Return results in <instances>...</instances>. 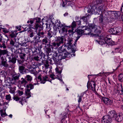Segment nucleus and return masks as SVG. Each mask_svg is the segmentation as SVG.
Returning a JSON list of instances; mask_svg holds the SVG:
<instances>
[{"mask_svg": "<svg viewBox=\"0 0 123 123\" xmlns=\"http://www.w3.org/2000/svg\"><path fill=\"white\" fill-rule=\"evenodd\" d=\"M50 77L53 80H54L55 78H57V77L55 78V75L53 74H51L50 75Z\"/></svg>", "mask_w": 123, "mask_h": 123, "instance_id": "6e6d98bb", "label": "nucleus"}, {"mask_svg": "<svg viewBox=\"0 0 123 123\" xmlns=\"http://www.w3.org/2000/svg\"><path fill=\"white\" fill-rule=\"evenodd\" d=\"M25 68V67L22 66H19V72L23 74Z\"/></svg>", "mask_w": 123, "mask_h": 123, "instance_id": "72a5a7b5", "label": "nucleus"}, {"mask_svg": "<svg viewBox=\"0 0 123 123\" xmlns=\"http://www.w3.org/2000/svg\"><path fill=\"white\" fill-rule=\"evenodd\" d=\"M52 44H51V43L50 44V42L49 43H48L46 45H45L44 46V49L47 53H49L51 52V48L52 49L56 48H55V47H54L52 48Z\"/></svg>", "mask_w": 123, "mask_h": 123, "instance_id": "f8f14e48", "label": "nucleus"}, {"mask_svg": "<svg viewBox=\"0 0 123 123\" xmlns=\"http://www.w3.org/2000/svg\"><path fill=\"white\" fill-rule=\"evenodd\" d=\"M44 61L45 67L46 68H48L49 66V61L47 60Z\"/></svg>", "mask_w": 123, "mask_h": 123, "instance_id": "79ce46f5", "label": "nucleus"}, {"mask_svg": "<svg viewBox=\"0 0 123 123\" xmlns=\"http://www.w3.org/2000/svg\"><path fill=\"white\" fill-rule=\"evenodd\" d=\"M12 78L11 80V83L12 84H15L19 79L20 74H17L14 72L12 74Z\"/></svg>", "mask_w": 123, "mask_h": 123, "instance_id": "423d86ee", "label": "nucleus"}, {"mask_svg": "<svg viewBox=\"0 0 123 123\" xmlns=\"http://www.w3.org/2000/svg\"><path fill=\"white\" fill-rule=\"evenodd\" d=\"M37 36H35L33 38L34 40L32 42L33 43V44L35 45L36 46V47L37 46V44L39 42L38 39H37Z\"/></svg>", "mask_w": 123, "mask_h": 123, "instance_id": "473e14b6", "label": "nucleus"}, {"mask_svg": "<svg viewBox=\"0 0 123 123\" xmlns=\"http://www.w3.org/2000/svg\"><path fill=\"white\" fill-rule=\"evenodd\" d=\"M39 54L41 57L42 56H43V55L45 54L41 51H40Z\"/></svg>", "mask_w": 123, "mask_h": 123, "instance_id": "69168bd1", "label": "nucleus"}, {"mask_svg": "<svg viewBox=\"0 0 123 123\" xmlns=\"http://www.w3.org/2000/svg\"><path fill=\"white\" fill-rule=\"evenodd\" d=\"M114 118L118 122H121L123 120V117L121 116L119 113L117 114Z\"/></svg>", "mask_w": 123, "mask_h": 123, "instance_id": "412c9836", "label": "nucleus"}, {"mask_svg": "<svg viewBox=\"0 0 123 123\" xmlns=\"http://www.w3.org/2000/svg\"><path fill=\"white\" fill-rule=\"evenodd\" d=\"M104 1L103 0H95V6L104 4Z\"/></svg>", "mask_w": 123, "mask_h": 123, "instance_id": "c85d7f7f", "label": "nucleus"}, {"mask_svg": "<svg viewBox=\"0 0 123 123\" xmlns=\"http://www.w3.org/2000/svg\"><path fill=\"white\" fill-rule=\"evenodd\" d=\"M33 21L32 20H28L27 22V23L28 24H29V23H30V24H29V25L30 26H32V24L33 23Z\"/></svg>", "mask_w": 123, "mask_h": 123, "instance_id": "8fccbe9b", "label": "nucleus"}, {"mask_svg": "<svg viewBox=\"0 0 123 123\" xmlns=\"http://www.w3.org/2000/svg\"><path fill=\"white\" fill-rule=\"evenodd\" d=\"M0 113L1 117H4L5 116H7L5 112H3V110H0Z\"/></svg>", "mask_w": 123, "mask_h": 123, "instance_id": "58836bf2", "label": "nucleus"}, {"mask_svg": "<svg viewBox=\"0 0 123 123\" xmlns=\"http://www.w3.org/2000/svg\"><path fill=\"white\" fill-rule=\"evenodd\" d=\"M55 70L59 74H58V75H60V74L61 73L62 71L61 70H59V69L58 68H56L55 69Z\"/></svg>", "mask_w": 123, "mask_h": 123, "instance_id": "5fc2aeb1", "label": "nucleus"}, {"mask_svg": "<svg viewBox=\"0 0 123 123\" xmlns=\"http://www.w3.org/2000/svg\"><path fill=\"white\" fill-rule=\"evenodd\" d=\"M18 95L20 96L23 94V91H20V90H18Z\"/></svg>", "mask_w": 123, "mask_h": 123, "instance_id": "4d7b16f0", "label": "nucleus"}, {"mask_svg": "<svg viewBox=\"0 0 123 123\" xmlns=\"http://www.w3.org/2000/svg\"><path fill=\"white\" fill-rule=\"evenodd\" d=\"M3 31L5 33H8L9 32L8 30L5 28L3 29Z\"/></svg>", "mask_w": 123, "mask_h": 123, "instance_id": "e2e57ef3", "label": "nucleus"}, {"mask_svg": "<svg viewBox=\"0 0 123 123\" xmlns=\"http://www.w3.org/2000/svg\"><path fill=\"white\" fill-rule=\"evenodd\" d=\"M29 36L31 37H32L33 36H35V34L34 32L33 31H30L29 32Z\"/></svg>", "mask_w": 123, "mask_h": 123, "instance_id": "e433bc0d", "label": "nucleus"}, {"mask_svg": "<svg viewBox=\"0 0 123 123\" xmlns=\"http://www.w3.org/2000/svg\"><path fill=\"white\" fill-rule=\"evenodd\" d=\"M67 48V46L64 44L59 48V49L61 50V52L63 53L62 55H58L57 58L60 62L62 59H65L66 57L70 58L73 56L72 55L74 56H75V54H72L71 53L67 52L66 50Z\"/></svg>", "mask_w": 123, "mask_h": 123, "instance_id": "f257e3e1", "label": "nucleus"}, {"mask_svg": "<svg viewBox=\"0 0 123 123\" xmlns=\"http://www.w3.org/2000/svg\"><path fill=\"white\" fill-rule=\"evenodd\" d=\"M103 20V17L102 15H100L99 16V21L100 22L102 23Z\"/></svg>", "mask_w": 123, "mask_h": 123, "instance_id": "3c124183", "label": "nucleus"}, {"mask_svg": "<svg viewBox=\"0 0 123 123\" xmlns=\"http://www.w3.org/2000/svg\"><path fill=\"white\" fill-rule=\"evenodd\" d=\"M21 80L20 81V84L21 85H23L25 87L26 86L25 85L27 83V82L26 80L22 78H21Z\"/></svg>", "mask_w": 123, "mask_h": 123, "instance_id": "bb28decb", "label": "nucleus"}, {"mask_svg": "<svg viewBox=\"0 0 123 123\" xmlns=\"http://www.w3.org/2000/svg\"><path fill=\"white\" fill-rule=\"evenodd\" d=\"M30 92V89L27 88L25 90V94L27 96L26 98H28L31 96Z\"/></svg>", "mask_w": 123, "mask_h": 123, "instance_id": "cd10ccee", "label": "nucleus"}, {"mask_svg": "<svg viewBox=\"0 0 123 123\" xmlns=\"http://www.w3.org/2000/svg\"><path fill=\"white\" fill-rule=\"evenodd\" d=\"M121 11L123 14V7L121 6Z\"/></svg>", "mask_w": 123, "mask_h": 123, "instance_id": "774afa93", "label": "nucleus"}, {"mask_svg": "<svg viewBox=\"0 0 123 123\" xmlns=\"http://www.w3.org/2000/svg\"><path fill=\"white\" fill-rule=\"evenodd\" d=\"M76 25V24L75 21H74L71 24V27L73 29V28L75 27Z\"/></svg>", "mask_w": 123, "mask_h": 123, "instance_id": "603ef678", "label": "nucleus"}, {"mask_svg": "<svg viewBox=\"0 0 123 123\" xmlns=\"http://www.w3.org/2000/svg\"><path fill=\"white\" fill-rule=\"evenodd\" d=\"M96 84L93 81H88L87 84V87L88 89H91L93 91L96 92L95 88Z\"/></svg>", "mask_w": 123, "mask_h": 123, "instance_id": "0eeeda50", "label": "nucleus"}, {"mask_svg": "<svg viewBox=\"0 0 123 123\" xmlns=\"http://www.w3.org/2000/svg\"><path fill=\"white\" fill-rule=\"evenodd\" d=\"M8 53V51L6 50H2L0 49V58H1V56H3L6 54L7 55Z\"/></svg>", "mask_w": 123, "mask_h": 123, "instance_id": "b1692460", "label": "nucleus"}, {"mask_svg": "<svg viewBox=\"0 0 123 123\" xmlns=\"http://www.w3.org/2000/svg\"><path fill=\"white\" fill-rule=\"evenodd\" d=\"M117 114L115 111L112 110L109 112L108 115L112 118H114L115 116L117 115Z\"/></svg>", "mask_w": 123, "mask_h": 123, "instance_id": "5701e85b", "label": "nucleus"}, {"mask_svg": "<svg viewBox=\"0 0 123 123\" xmlns=\"http://www.w3.org/2000/svg\"><path fill=\"white\" fill-rule=\"evenodd\" d=\"M17 34L14 31H12L11 33L9 34V37H10V38L12 39V38H13V40L14 42H16L17 40L16 38V37Z\"/></svg>", "mask_w": 123, "mask_h": 123, "instance_id": "aec40b11", "label": "nucleus"}, {"mask_svg": "<svg viewBox=\"0 0 123 123\" xmlns=\"http://www.w3.org/2000/svg\"><path fill=\"white\" fill-rule=\"evenodd\" d=\"M102 100L105 103L108 105L111 104L112 103V101L108 98L103 97Z\"/></svg>", "mask_w": 123, "mask_h": 123, "instance_id": "f3484780", "label": "nucleus"}, {"mask_svg": "<svg viewBox=\"0 0 123 123\" xmlns=\"http://www.w3.org/2000/svg\"><path fill=\"white\" fill-rule=\"evenodd\" d=\"M78 102L79 104L82 101V98L83 97V95H81L80 96L78 95Z\"/></svg>", "mask_w": 123, "mask_h": 123, "instance_id": "de8ad7c7", "label": "nucleus"}, {"mask_svg": "<svg viewBox=\"0 0 123 123\" xmlns=\"http://www.w3.org/2000/svg\"><path fill=\"white\" fill-rule=\"evenodd\" d=\"M67 44L68 45V46H70L72 48L73 45H74L73 44H72V43L74 42L73 39L72 38H68L67 40Z\"/></svg>", "mask_w": 123, "mask_h": 123, "instance_id": "4be33fe9", "label": "nucleus"}, {"mask_svg": "<svg viewBox=\"0 0 123 123\" xmlns=\"http://www.w3.org/2000/svg\"><path fill=\"white\" fill-rule=\"evenodd\" d=\"M90 15V14H88L87 15L83 16L81 18V19L83 20L84 22H86L89 18V17Z\"/></svg>", "mask_w": 123, "mask_h": 123, "instance_id": "2f4dec72", "label": "nucleus"}, {"mask_svg": "<svg viewBox=\"0 0 123 123\" xmlns=\"http://www.w3.org/2000/svg\"><path fill=\"white\" fill-rule=\"evenodd\" d=\"M10 44L11 46H13L14 45V43L13 40L12 39H11L10 42Z\"/></svg>", "mask_w": 123, "mask_h": 123, "instance_id": "13d9d810", "label": "nucleus"}, {"mask_svg": "<svg viewBox=\"0 0 123 123\" xmlns=\"http://www.w3.org/2000/svg\"><path fill=\"white\" fill-rule=\"evenodd\" d=\"M41 26L40 25H39L38 24H35V27L36 29H37L38 28H40Z\"/></svg>", "mask_w": 123, "mask_h": 123, "instance_id": "680f3d73", "label": "nucleus"}, {"mask_svg": "<svg viewBox=\"0 0 123 123\" xmlns=\"http://www.w3.org/2000/svg\"><path fill=\"white\" fill-rule=\"evenodd\" d=\"M32 59L33 60L38 61L39 60V57L37 55H33V56Z\"/></svg>", "mask_w": 123, "mask_h": 123, "instance_id": "49530a36", "label": "nucleus"}, {"mask_svg": "<svg viewBox=\"0 0 123 123\" xmlns=\"http://www.w3.org/2000/svg\"><path fill=\"white\" fill-rule=\"evenodd\" d=\"M6 99L8 100V101H9L11 100V97L10 95V94L7 95H6Z\"/></svg>", "mask_w": 123, "mask_h": 123, "instance_id": "a18cd8bd", "label": "nucleus"}, {"mask_svg": "<svg viewBox=\"0 0 123 123\" xmlns=\"http://www.w3.org/2000/svg\"><path fill=\"white\" fill-rule=\"evenodd\" d=\"M63 2V3L62 6L63 7H65V6H67V1L64 0V1H62Z\"/></svg>", "mask_w": 123, "mask_h": 123, "instance_id": "864d4df0", "label": "nucleus"}, {"mask_svg": "<svg viewBox=\"0 0 123 123\" xmlns=\"http://www.w3.org/2000/svg\"><path fill=\"white\" fill-rule=\"evenodd\" d=\"M26 78L27 80L28 81H31L32 79L31 77L29 75H27Z\"/></svg>", "mask_w": 123, "mask_h": 123, "instance_id": "09e8293b", "label": "nucleus"}, {"mask_svg": "<svg viewBox=\"0 0 123 123\" xmlns=\"http://www.w3.org/2000/svg\"><path fill=\"white\" fill-rule=\"evenodd\" d=\"M26 86L27 88L29 89V88H30V90L34 88L33 85L31 84H29L27 85Z\"/></svg>", "mask_w": 123, "mask_h": 123, "instance_id": "a19ab883", "label": "nucleus"}, {"mask_svg": "<svg viewBox=\"0 0 123 123\" xmlns=\"http://www.w3.org/2000/svg\"><path fill=\"white\" fill-rule=\"evenodd\" d=\"M53 33L51 31H49L47 33V37L49 39L51 40V38L53 37Z\"/></svg>", "mask_w": 123, "mask_h": 123, "instance_id": "7c9ffc66", "label": "nucleus"}, {"mask_svg": "<svg viewBox=\"0 0 123 123\" xmlns=\"http://www.w3.org/2000/svg\"><path fill=\"white\" fill-rule=\"evenodd\" d=\"M118 78L120 82H123V73L120 74L118 76Z\"/></svg>", "mask_w": 123, "mask_h": 123, "instance_id": "f704fd0d", "label": "nucleus"}, {"mask_svg": "<svg viewBox=\"0 0 123 123\" xmlns=\"http://www.w3.org/2000/svg\"><path fill=\"white\" fill-rule=\"evenodd\" d=\"M57 78L58 80H60L61 81H62V77L61 76L60 77H60H59L58 76V75L57 76Z\"/></svg>", "mask_w": 123, "mask_h": 123, "instance_id": "338daca9", "label": "nucleus"}, {"mask_svg": "<svg viewBox=\"0 0 123 123\" xmlns=\"http://www.w3.org/2000/svg\"><path fill=\"white\" fill-rule=\"evenodd\" d=\"M80 36H78L76 38V40H75L74 43H73L74 45V46H76L75 45L76 44V43L77 42V41L78 40V39H79L80 38Z\"/></svg>", "mask_w": 123, "mask_h": 123, "instance_id": "052dcab7", "label": "nucleus"}, {"mask_svg": "<svg viewBox=\"0 0 123 123\" xmlns=\"http://www.w3.org/2000/svg\"><path fill=\"white\" fill-rule=\"evenodd\" d=\"M41 19L40 18L36 17L34 18V20H36V22L37 23H39L41 21Z\"/></svg>", "mask_w": 123, "mask_h": 123, "instance_id": "c03bdc74", "label": "nucleus"}, {"mask_svg": "<svg viewBox=\"0 0 123 123\" xmlns=\"http://www.w3.org/2000/svg\"><path fill=\"white\" fill-rule=\"evenodd\" d=\"M13 99L14 100H15L16 101H19V103H20L22 105L24 103L25 98H20L17 96H14L13 98Z\"/></svg>", "mask_w": 123, "mask_h": 123, "instance_id": "2eb2a0df", "label": "nucleus"}, {"mask_svg": "<svg viewBox=\"0 0 123 123\" xmlns=\"http://www.w3.org/2000/svg\"><path fill=\"white\" fill-rule=\"evenodd\" d=\"M48 77L46 76H42L41 75H40L37 77V79L38 81L40 82V83L44 84L47 81ZM49 81L51 82V81Z\"/></svg>", "mask_w": 123, "mask_h": 123, "instance_id": "9d476101", "label": "nucleus"}, {"mask_svg": "<svg viewBox=\"0 0 123 123\" xmlns=\"http://www.w3.org/2000/svg\"><path fill=\"white\" fill-rule=\"evenodd\" d=\"M122 28L120 27H114L109 30V31L111 34H116L122 31Z\"/></svg>", "mask_w": 123, "mask_h": 123, "instance_id": "6e6552de", "label": "nucleus"}, {"mask_svg": "<svg viewBox=\"0 0 123 123\" xmlns=\"http://www.w3.org/2000/svg\"><path fill=\"white\" fill-rule=\"evenodd\" d=\"M51 40L49 39L46 37H45L42 41V43L43 45H47L48 43H49L50 42L51 44Z\"/></svg>", "mask_w": 123, "mask_h": 123, "instance_id": "dca6fc26", "label": "nucleus"}, {"mask_svg": "<svg viewBox=\"0 0 123 123\" xmlns=\"http://www.w3.org/2000/svg\"><path fill=\"white\" fill-rule=\"evenodd\" d=\"M64 39L63 36L56 37V39L55 40V42L51 43L52 47H55V48H57L61 44L63 43Z\"/></svg>", "mask_w": 123, "mask_h": 123, "instance_id": "20e7f679", "label": "nucleus"}, {"mask_svg": "<svg viewBox=\"0 0 123 123\" xmlns=\"http://www.w3.org/2000/svg\"><path fill=\"white\" fill-rule=\"evenodd\" d=\"M92 25L94 26V27L93 29H91V32L93 31L92 30L94 29V33H95L96 34H97V35H99V34L101 33V31L99 30H98L97 28H96V27H95V26H96L95 25H94L93 24H92Z\"/></svg>", "mask_w": 123, "mask_h": 123, "instance_id": "393cba45", "label": "nucleus"}, {"mask_svg": "<svg viewBox=\"0 0 123 123\" xmlns=\"http://www.w3.org/2000/svg\"><path fill=\"white\" fill-rule=\"evenodd\" d=\"M17 58L15 57H14L12 58L11 60H9V62H12L13 64H14L16 62Z\"/></svg>", "mask_w": 123, "mask_h": 123, "instance_id": "c9c22d12", "label": "nucleus"}, {"mask_svg": "<svg viewBox=\"0 0 123 123\" xmlns=\"http://www.w3.org/2000/svg\"><path fill=\"white\" fill-rule=\"evenodd\" d=\"M44 32L43 31H39L37 33V35L38 36V38L39 39L41 37H44Z\"/></svg>", "mask_w": 123, "mask_h": 123, "instance_id": "c756f323", "label": "nucleus"}, {"mask_svg": "<svg viewBox=\"0 0 123 123\" xmlns=\"http://www.w3.org/2000/svg\"><path fill=\"white\" fill-rule=\"evenodd\" d=\"M57 53L56 52L54 53L53 56V59L54 62L56 65H58L60 64V62L58 59V57Z\"/></svg>", "mask_w": 123, "mask_h": 123, "instance_id": "4468645a", "label": "nucleus"}, {"mask_svg": "<svg viewBox=\"0 0 123 123\" xmlns=\"http://www.w3.org/2000/svg\"><path fill=\"white\" fill-rule=\"evenodd\" d=\"M51 59H53V58H51L49 57H48L47 59V60L49 61V63L50 64H53V62Z\"/></svg>", "mask_w": 123, "mask_h": 123, "instance_id": "bf43d9fd", "label": "nucleus"}, {"mask_svg": "<svg viewBox=\"0 0 123 123\" xmlns=\"http://www.w3.org/2000/svg\"><path fill=\"white\" fill-rule=\"evenodd\" d=\"M105 37L104 36L102 35V37H100L99 41L96 40H95L96 43H97L101 45H106L105 44Z\"/></svg>", "mask_w": 123, "mask_h": 123, "instance_id": "ddd939ff", "label": "nucleus"}, {"mask_svg": "<svg viewBox=\"0 0 123 123\" xmlns=\"http://www.w3.org/2000/svg\"><path fill=\"white\" fill-rule=\"evenodd\" d=\"M19 56L21 59L22 60H24L26 57V54L25 53H20V54Z\"/></svg>", "mask_w": 123, "mask_h": 123, "instance_id": "4c0bfd02", "label": "nucleus"}, {"mask_svg": "<svg viewBox=\"0 0 123 123\" xmlns=\"http://www.w3.org/2000/svg\"><path fill=\"white\" fill-rule=\"evenodd\" d=\"M105 40H106V46L107 44L109 45H111L113 43V42L112 40L110 38H108L107 37H105Z\"/></svg>", "mask_w": 123, "mask_h": 123, "instance_id": "a211bd4d", "label": "nucleus"}, {"mask_svg": "<svg viewBox=\"0 0 123 123\" xmlns=\"http://www.w3.org/2000/svg\"><path fill=\"white\" fill-rule=\"evenodd\" d=\"M5 40H6L5 39H2V37H0V48H3V49H5L6 48L5 44Z\"/></svg>", "mask_w": 123, "mask_h": 123, "instance_id": "6ab92c4d", "label": "nucleus"}, {"mask_svg": "<svg viewBox=\"0 0 123 123\" xmlns=\"http://www.w3.org/2000/svg\"><path fill=\"white\" fill-rule=\"evenodd\" d=\"M95 6V9L92 7H91V8H88L87 11L88 12L92 14H96L97 13L103 14L105 12V10L104 4Z\"/></svg>", "mask_w": 123, "mask_h": 123, "instance_id": "f03ea898", "label": "nucleus"}, {"mask_svg": "<svg viewBox=\"0 0 123 123\" xmlns=\"http://www.w3.org/2000/svg\"><path fill=\"white\" fill-rule=\"evenodd\" d=\"M59 25L58 26L59 27V33L61 34L64 33H67L68 31V29L67 27L68 26L66 25L65 24H62L61 23L60 21L58 22Z\"/></svg>", "mask_w": 123, "mask_h": 123, "instance_id": "39448f33", "label": "nucleus"}, {"mask_svg": "<svg viewBox=\"0 0 123 123\" xmlns=\"http://www.w3.org/2000/svg\"><path fill=\"white\" fill-rule=\"evenodd\" d=\"M112 121V118L108 115H105L102 118V123H111Z\"/></svg>", "mask_w": 123, "mask_h": 123, "instance_id": "1a4fd4ad", "label": "nucleus"}, {"mask_svg": "<svg viewBox=\"0 0 123 123\" xmlns=\"http://www.w3.org/2000/svg\"><path fill=\"white\" fill-rule=\"evenodd\" d=\"M94 26L91 24H89L88 25V28H86L85 30L78 29L77 30V32L79 35H82L84 33L86 35H89L91 32V29H93Z\"/></svg>", "mask_w": 123, "mask_h": 123, "instance_id": "7ed1b4c3", "label": "nucleus"}, {"mask_svg": "<svg viewBox=\"0 0 123 123\" xmlns=\"http://www.w3.org/2000/svg\"><path fill=\"white\" fill-rule=\"evenodd\" d=\"M1 64L2 65L6 68H9V65L7 64V60L5 56H2L1 58Z\"/></svg>", "mask_w": 123, "mask_h": 123, "instance_id": "9b49d317", "label": "nucleus"}, {"mask_svg": "<svg viewBox=\"0 0 123 123\" xmlns=\"http://www.w3.org/2000/svg\"><path fill=\"white\" fill-rule=\"evenodd\" d=\"M68 32L70 37H72L74 33L73 29H72V30H68Z\"/></svg>", "mask_w": 123, "mask_h": 123, "instance_id": "ea45409f", "label": "nucleus"}, {"mask_svg": "<svg viewBox=\"0 0 123 123\" xmlns=\"http://www.w3.org/2000/svg\"><path fill=\"white\" fill-rule=\"evenodd\" d=\"M113 12H114L115 17L116 18H121L120 13L119 11H113Z\"/></svg>", "mask_w": 123, "mask_h": 123, "instance_id": "a878e982", "label": "nucleus"}, {"mask_svg": "<svg viewBox=\"0 0 123 123\" xmlns=\"http://www.w3.org/2000/svg\"><path fill=\"white\" fill-rule=\"evenodd\" d=\"M48 58L47 56L45 54L42 56L41 57V59H42L43 61H44L47 60V58Z\"/></svg>", "mask_w": 123, "mask_h": 123, "instance_id": "37998d69", "label": "nucleus"}, {"mask_svg": "<svg viewBox=\"0 0 123 123\" xmlns=\"http://www.w3.org/2000/svg\"><path fill=\"white\" fill-rule=\"evenodd\" d=\"M15 91L13 89H10V91H9V92L10 93H13L15 92Z\"/></svg>", "mask_w": 123, "mask_h": 123, "instance_id": "0e129e2a", "label": "nucleus"}]
</instances>
